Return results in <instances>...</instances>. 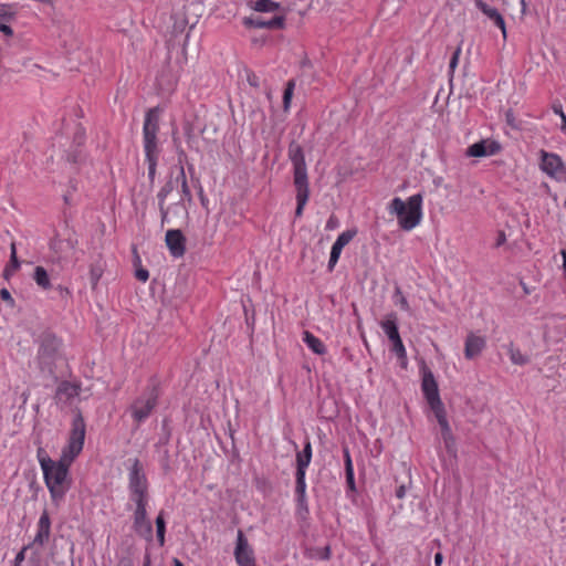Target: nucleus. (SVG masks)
<instances>
[{"label": "nucleus", "mask_w": 566, "mask_h": 566, "mask_svg": "<svg viewBox=\"0 0 566 566\" xmlns=\"http://www.w3.org/2000/svg\"><path fill=\"white\" fill-rule=\"evenodd\" d=\"M85 438V424L81 415L73 420L70 443L63 450L61 459L55 462L49 457L39 454L44 480L51 496L55 502L61 501L70 489L69 467L82 451Z\"/></svg>", "instance_id": "f257e3e1"}, {"label": "nucleus", "mask_w": 566, "mask_h": 566, "mask_svg": "<svg viewBox=\"0 0 566 566\" xmlns=\"http://www.w3.org/2000/svg\"><path fill=\"white\" fill-rule=\"evenodd\" d=\"M289 158L293 165V181L296 189L295 214L300 217L308 200L310 189L304 150L296 142H292L289 146Z\"/></svg>", "instance_id": "f03ea898"}, {"label": "nucleus", "mask_w": 566, "mask_h": 566, "mask_svg": "<svg viewBox=\"0 0 566 566\" xmlns=\"http://www.w3.org/2000/svg\"><path fill=\"white\" fill-rule=\"evenodd\" d=\"M422 197L417 193L408 198L407 202L400 198H394L389 206L390 213L398 218V224L405 231L416 228L422 218Z\"/></svg>", "instance_id": "7ed1b4c3"}, {"label": "nucleus", "mask_w": 566, "mask_h": 566, "mask_svg": "<svg viewBox=\"0 0 566 566\" xmlns=\"http://www.w3.org/2000/svg\"><path fill=\"white\" fill-rule=\"evenodd\" d=\"M60 340L52 334H43L40 340L36 356L38 366L41 373L53 375L56 361L61 358Z\"/></svg>", "instance_id": "20e7f679"}, {"label": "nucleus", "mask_w": 566, "mask_h": 566, "mask_svg": "<svg viewBox=\"0 0 566 566\" xmlns=\"http://www.w3.org/2000/svg\"><path fill=\"white\" fill-rule=\"evenodd\" d=\"M159 108L154 107L148 109L145 116L143 135L146 157H158L159 154L157 145V133L159 130Z\"/></svg>", "instance_id": "39448f33"}, {"label": "nucleus", "mask_w": 566, "mask_h": 566, "mask_svg": "<svg viewBox=\"0 0 566 566\" xmlns=\"http://www.w3.org/2000/svg\"><path fill=\"white\" fill-rule=\"evenodd\" d=\"M129 490L135 503L148 502V482L138 459H135L129 472Z\"/></svg>", "instance_id": "423d86ee"}, {"label": "nucleus", "mask_w": 566, "mask_h": 566, "mask_svg": "<svg viewBox=\"0 0 566 566\" xmlns=\"http://www.w3.org/2000/svg\"><path fill=\"white\" fill-rule=\"evenodd\" d=\"M421 388L433 413L438 415L444 412V406L439 396L438 384L432 371L426 366L422 368Z\"/></svg>", "instance_id": "0eeeda50"}, {"label": "nucleus", "mask_w": 566, "mask_h": 566, "mask_svg": "<svg viewBox=\"0 0 566 566\" xmlns=\"http://www.w3.org/2000/svg\"><path fill=\"white\" fill-rule=\"evenodd\" d=\"M158 394L155 387L148 389L144 395L137 398L130 406L133 418L137 422L145 420L157 405Z\"/></svg>", "instance_id": "6e6552de"}, {"label": "nucleus", "mask_w": 566, "mask_h": 566, "mask_svg": "<svg viewBox=\"0 0 566 566\" xmlns=\"http://www.w3.org/2000/svg\"><path fill=\"white\" fill-rule=\"evenodd\" d=\"M541 168L544 172L566 182V166L558 155L541 150Z\"/></svg>", "instance_id": "1a4fd4ad"}, {"label": "nucleus", "mask_w": 566, "mask_h": 566, "mask_svg": "<svg viewBox=\"0 0 566 566\" xmlns=\"http://www.w3.org/2000/svg\"><path fill=\"white\" fill-rule=\"evenodd\" d=\"M381 327L388 336L389 340L392 343L391 350L398 356L399 359L402 360V366H406V349L398 332L396 316L392 314L389 315L387 319L381 322Z\"/></svg>", "instance_id": "9d476101"}, {"label": "nucleus", "mask_w": 566, "mask_h": 566, "mask_svg": "<svg viewBox=\"0 0 566 566\" xmlns=\"http://www.w3.org/2000/svg\"><path fill=\"white\" fill-rule=\"evenodd\" d=\"M147 503L148 502L135 503L136 510L134 512L133 527L139 536H142L146 539H151L153 525H151V522L147 518V512H146Z\"/></svg>", "instance_id": "9b49d317"}, {"label": "nucleus", "mask_w": 566, "mask_h": 566, "mask_svg": "<svg viewBox=\"0 0 566 566\" xmlns=\"http://www.w3.org/2000/svg\"><path fill=\"white\" fill-rule=\"evenodd\" d=\"M247 28L282 30L285 28V18L283 15H273L271 19L258 17H247L243 19Z\"/></svg>", "instance_id": "f8f14e48"}, {"label": "nucleus", "mask_w": 566, "mask_h": 566, "mask_svg": "<svg viewBox=\"0 0 566 566\" xmlns=\"http://www.w3.org/2000/svg\"><path fill=\"white\" fill-rule=\"evenodd\" d=\"M501 150V145L493 139H482L465 150L468 157H486L497 154Z\"/></svg>", "instance_id": "ddd939ff"}, {"label": "nucleus", "mask_w": 566, "mask_h": 566, "mask_svg": "<svg viewBox=\"0 0 566 566\" xmlns=\"http://www.w3.org/2000/svg\"><path fill=\"white\" fill-rule=\"evenodd\" d=\"M165 241L172 256L180 258L185 254L186 238L180 230H168Z\"/></svg>", "instance_id": "4468645a"}, {"label": "nucleus", "mask_w": 566, "mask_h": 566, "mask_svg": "<svg viewBox=\"0 0 566 566\" xmlns=\"http://www.w3.org/2000/svg\"><path fill=\"white\" fill-rule=\"evenodd\" d=\"M475 7L483 12L488 17L490 21H492L502 32V36L506 40V27L505 21L502 14L499 12L496 8H493L485 3L482 0H475Z\"/></svg>", "instance_id": "2eb2a0df"}, {"label": "nucleus", "mask_w": 566, "mask_h": 566, "mask_svg": "<svg viewBox=\"0 0 566 566\" xmlns=\"http://www.w3.org/2000/svg\"><path fill=\"white\" fill-rule=\"evenodd\" d=\"M486 342L482 336H478L474 333H469L464 345V356L467 359H473L478 357L485 348Z\"/></svg>", "instance_id": "dca6fc26"}, {"label": "nucleus", "mask_w": 566, "mask_h": 566, "mask_svg": "<svg viewBox=\"0 0 566 566\" xmlns=\"http://www.w3.org/2000/svg\"><path fill=\"white\" fill-rule=\"evenodd\" d=\"M51 520L49 513L44 511L38 523V532L33 539V544L43 546L50 538Z\"/></svg>", "instance_id": "f3484780"}, {"label": "nucleus", "mask_w": 566, "mask_h": 566, "mask_svg": "<svg viewBox=\"0 0 566 566\" xmlns=\"http://www.w3.org/2000/svg\"><path fill=\"white\" fill-rule=\"evenodd\" d=\"M252 9L260 13H273V15H283L285 18L286 10L281 3L273 0H256Z\"/></svg>", "instance_id": "a211bd4d"}, {"label": "nucleus", "mask_w": 566, "mask_h": 566, "mask_svg": "<svg viewBox=\"0 0 566 566\" xmlns=\"http://www.w3.org/2000/svg\"><path fill=\"white\" fill-rule=\"evenodd\" d=\"M434 416H436V418L438 420V423H439V426L441 428V434H442V439H443L444 444H446V449L448 451H452V449L454 447V438H453L451 428L449 426V422L447 420L446 411L441 412V413H438V415H434Z\"/></svg>", "instance_id": "6ab92c4d"}, {"label": "nucleus", "mask_w": 566, "mask_h": 566, "mask_svg": "<svg viewBox=\"0 0 566 566\" xmlns=\"http://www.w3.org/2000/svg\"><path fill=\"white\" fill-rule=\"evenodd\" d=\"M80 391V387L77 385L64 381L56 389V398L59 400H70L73 397L77 396Z\"/></svg>", "instance_id": "aec40b11"}, {"label": "nucleus", "mask_w": 566, "mask_h": 566, "mask_svg": "<svg viewBox=\"0 0 566 566\" xmlns=\"http://www.w3.org/2000/svg\"><path fill=\"white\" fill-rule=\"evenodd\" d=\"M303 340L305 342V344L317 355H324L326 353V347L325 345L322 343V340L319 338H317L316 336H314L312 333H310L308 331H305L303 333Z\"/></svg>", "instance_id": "412c9836"}, {"label": "nucleus", "mask_w": 566, "mask_h": 566, "mask_svg": "<svg viewBox=\"0 0 566 566\" xmlns=\"http://www.w3.org/2000/svg\"><path fill=\"white\" fill-rule=\"evenodd\" d=\"M312 458V447L311 442L307 441L304 446V449L302 452H297L296 454V470L305 471L308 467Z\"/></svg>", "instance_id": "4be33fe9"}, {"label": "nucleus", "mask_w": 566, "mask_h": 566, "mask_svg": "<svg viewBox=\"0 0 566 566\" xmlns=\"http://www.w3.org/2000/svg\"><path fill=\"white\" fill-rule=\"evenodd\" d=\"M10 262L9 264L6 266L4 271H3V276L4 279H9L20 266V262L18 260V256H17V248H15V243L12 242L11 243V247H10Z\"/></svg>", "instance_id": "5701e85b"}, {"label": "nucleus", "mask_w": 566, "mask_h": 566, "mask_svg": "<svg viewBox=\"0 0 566 566\" xmlns=\"http://www.w3.org/2000/svg\"><path fill=\"white\" fill-rule=\"evenodd\" d=\"M33 280L43 290H49L51 287L49 274L43 266H36L34 269Z\"/></svg>", "instance_id": "b1692460"}, {"label": "nucleus", "mask_w": 566, "mask_h": 566, "mask_svg": "<svg viewBox=\"0 0 566 566\" xmlns=\"http://www.w3.org/2000/svg\"><path fill=\"white\" fill-rule=\"evenodd\" d=\"M346 482L352 491H355L354 470L350 454L347 448L344 449Z\"/></svg>", "instance_id": "393cba45"}, {"label": "nucleus", "mask_w": 566, "mask_h": 566, "mask_svg": "<svg viewBox=\"0 0 566 566\" xmlns=\"http://www.w3.org/2000/svg\"><path fill=\"white\" fill-rule=\"evenodd\" d=\"M104 268H105V264L102 260H97L95 263L91 264L90 279H91L93 289L96 287L99 279L102 277V275L104 273Z\"/></svg>", "instance_id": "a878e982"}, {"label": "nucleus", "mask_w": 566, "mask_h": 566, "mask_svg": "<svg viewBox=\"0 0 566 566\" xmlns=\"http://www.w3.org/2000/svg\"><path fill=\"white\" fill-rule=\"evenodd\" d=\"M174 190V184L172 181L166 182L163 188L158 192V199H159V209L161 212L163 220L167 218L168 211L164 207V201L167 198V196Z\"/></svg>", "instance_id": "bb28decb"}, {"label": "nucleus", "mask_w": 566, "mask_h": 566, "mask_svg": "<svg viewBox=\"0 0 566 566\" xmlns=\"http://www.w3.org/2000/svg\"><path fill=\"white\" fill-rule=\"evenodd\" d=\"M305 471L296 470V486L295 491L298 496L300 505H303L305 502Z\"/></svg>", "instance_id": "cd10ccee"}, {"label": "nucleus", "mask_w": 566, "mask_h": 566, "mask_svg": "<svg viewBox=\"0 0 566 566\" xmlns=\"http://www.w3.org/2000/svg\"><path fill=\"white\" fill-rule=\"evenodd\" d=\"M509 355L511 358V361L515 365H526L530 361V358L522 354V352L518 348H515L513 344L509 346Z\"/></svg>", "instance_id": "c85d7f7f"}, {"label": "nucleus", "mask_w": 566, "mask_h": 566, "mask_svg": "<svg viewBox=\"0 0 566 566\" xmlns=\"http://www.w3.org/2000/svg\"><path fill=\"white\" fill-rule=\"evenodd\" d=\"M235 559L240 566H255L253 552H244V553H238L234 554Z\"/></svg>", "instance_id": "c756f323"}, {"label": "nucleus", "mask_w": 566, "mask_h": 566, "mask_svg": "<svg viewBox=\"0 0 566 566\" xmlns=\"http://www.w3.org/2000/svg\"><path fill=\"white\" fill-rule=\"evenodd\" d=\"M156 527H157V538L159 544L163 546L165 543V530H166V523L164 518V513L160 512L159 515L156 518Z\"/></svg>", "instance_id": "7c9ffc66"}, {"label": "nucleus", "mask_w": 566, "mask_h": 566, "mask_svg": "<svg viewBox=\"0 0 566 566\" xmlns=\"http://www.w3.org/2000/svg\"><path fill=\"white\" fill-rule=\"evenodd\" d=\"M356 234H357L356 229L346 230L338 235L335 243L338 244L339 247L344 248L354 239V237Z\"/></svg>", "instance_id": "2f4dec72"}, {"label": "nucleus", "mask_w": 566, "mask_h": 566, "mask_svg": "<svg viewBox=\"0 0 566 566\" xmlns=\"http://www.w3.org/2000/svg\"><path fill=\"white\" fill-rule=\"evenodd\" d=\"M294 86H295V82L293 80H291V81L287 82L286 87L284 90L283 107H284L285 111L289 109V107H290V103H291V98H292V95H293Z\"/></svg>", "instance_id": "473e14b6"}, {"label": "nucleus", "mask_w": 566, "mask_h": 566, "mask_svg": "<svg viewBox=\"0 0 566 566\" xmlns=\"http://www.w3.org/2000/svg\"><path fill=\"white\" fill-rule=\"evenodd\" d=\"M342 250H343V248L334 242L332 250H331L329 261H328V270L329 271H333L334 266L336 265V263L339 259V255L342 253Z\"/></svg>", "instance_id": "72a5a7b5"}, {"label": "nucleus", "mask_w": 566, "mask_h": 566, "mask_svg": "<svg viewBox=\"0 0 566 566\" xmlns=\"http://www.w3.org/2000/svg\"><path fill=\"white\" fill-rule=\"evenodd\" d=\"M250 551H252V549L249 547L247 538L244 537L242 531H239L234 554L250 552Z\"/></svg>", "instance_id": "f704fd0d"}, {"label": "nucleus", "mask_w": 566, "mask_h": 566, "mask_svg": "<svg viewBox=\"0 0 566 566\" xmlns=\"http://www.w3.org/2000/svg\"><path fill=\"white\" fill-rule=\"evenodd\" d=\"M179 177L181 178V191H182L184 198L187 199L189 202H191V200H192L191 192H190V189H189L188 184H187V179H186V175H185L184 168L180 169V176Z\"/></svg>", "instance_id": "c9c22d12"}, {"label": "nucleus", "mask_w": 566, "mask_h": 566, "mask_svg": "<svg viewBox=\"0 0 566 566\" xmlns=\"http://www.w3.org/2000/svg\"><path fill=\"white\" fill-rule=\"evenodd\" d=\"M157 158L158 157H146L148 161V175L151 180L154 179L156 174Z\"/></svg>", "instance_id": "e433bc0d"}, {"label": "nucleus", "mask_w": 566, "mask_h": 566, "mask_svg": "<svg viewBox=\"0 0 566 566\" xmlns=\"http://www.w3.org/2000/svg\"><path fill=\"white\" fill-rule=\"evenodd\" d=\"M135 277L145 283L149 279V272L144 268H138L135 270Z\"/></svg>", "instance_id": "4c0bfd02"}, {"label": "nucleus", "mask_w": 566, "mask_h": 566, "mask_svg": "<svg viewBox=\"0 0 566 566\" xmlns=\"http://www.w3.org/2000/svg\"><path fill=\"white\" fill-rule=\"evenodd\" d=\"M460 52H461V49H460V48H458V49L454 51V53H453V55H452V57H451L450 65H449V66H450V71H451V72H453V71H454V69H455V67H457V65H458V61H459Z\"/></svg>", "instance_id": "58836bf2"}, {"label": "nucleus", "mask_w": 566, "mask_h": 566, "mask_svg": "<svg viewBox=\"0 0 566 566\" xmlns=\"http://www.w3.org/2000/svg\"><path fill=\"white\" fill-rule=\"evenodd\" d=\"M28 549V547H23L15 556L14 558V564L13 566H21V563L24 560L25 558V551Z\"/></svg>", "instance_id": "ea45409f"}, {"label": "nucleus", "mask_w": 566, "mask_h": 566, "mask_svg": "<svg viewBox=\"0 0 566 566\" xmlns=\"http://www.w3.org/2000/svg\"><path fill=\"white\" fill-rule=\"evenodd\" d=\"M133 255H134L133 264H134L135 270L138 269V268H143L142 259H140L136 248L133 249Z\"/></svg>", "instance_id": "a19ab883"}, {"label": "nucleus", "mask_w": 566, "mask_h": 566, "mask_svg": "<svg viewBox=\"0 0 566 566\" xmlns=\"http://www.w3.org/2000/svg\"><path fill=\"white\" fill-rule=\"evenodd\" d=\"M505 242H506V235H505L504 231H499L496 241H495V247L499 248V247L503 245Z\"/></svg>", "instance_id": "79ce46f5"}, {"label": "nucleus", "mask_w": 566, "mask_h": 566, "mask_svg": "<svg viewBox=\"0 0 566 566\" xmlns=\"http://www.w3.org/2000/svg\"><path fill=\"white\" fill-rule=\"evenodd\" d=\"M0 296L3 301L9 302L11 305H13V298L11 297L10 292L7 289H2L0 291Z\"/></svg>", "instance_id": "37998d69"}, {"label": "nucleus", "mask_w": 566, "mask_h": 566, "mask_svg": "<svg viewBox=\"0 0 566 566\" xmlns=\"http://www.w3.org/2000/svg\"><path fill=\"white\" fill-rule=\"evenodd\" d=\"M317 556L322 559H328L331 557L329 546H325L322 551H318Z\"/></svg>", "instance_id": "c03bdc74"}, {"label": "nucleus", "mask_w": 566, "mask_h": 566, "mask_svg": "<svg viewBox=\"0 0 566 566\" xmlns=\"http://www.w3.org/2000/svg\"><path fill=\"white\" fill-rule=\"evenodd\" d=\"M396 293L398 295H400V306H401V308L405 310V311H409V304H408L406 297L401 294L400 290L397 289Z\"/></svg>", "instance_id": "a18cd8bd"}, {"label": "nucleus", "mask_w": 566, "mask_h": 566, "mask_svg": "<svg viewBox=\"0 0 566 566\" xmlns=\"http://www.w3.org/2000/svg\"><path fill=\"white\" fill-rule=\"evenodd\" d=\"M338 224V220L335 217H331L326 223V229L332 230L336 228Z\"/></svg>", "instance_id": "49530a36"}, {"label": "nucleus", "mask_w": 566, "mask_h": 566, "mask_svg": "<svg viewBox=\"0 0 566 566\" xmlns=\"http://www.w3.org/2000/svg\"><path fill=\"white\" fill-rule=\"evenodd\" d=\"M0 31L3 32L6 35H12V29L4 24V23H0Z\"/></svg>", "instance_id": "de8ad7c7"}, {"label": "nucleus", "mask_w": 566, "mask_h": 566, "mask_svg": "<svg viewBox=\"0 0 566 566\" xmlns=\"http://www.w3.org/2000/svg\"><path fill=\"white\" fill-rule=\"evenodd\" d=\"M506 120H507V124L511 125L512 127H515V124H514V116H513V113L512 111H509L506 113Z\"/></svg>", "instance_id": "09e8293b"}, {"label": "nucleus", "mask_w": 566, "mask_h": 566, "mask_svg": "<svg viewBox=\"0 0 566 566\" xmlns=\"http://www.w3.org/2000/svg\"><path fill=\"white\" fill-rule=\"evenodd\" d=\"M248 82L250 83V85L252 86H258V77L255 74H251L248 76Z\"/></svg>", "instance_id": "8fccbe9b"}, {"label": "nucleus", "mask_w": 566, "mask_h": 566, "mask_svg": "<svg viewBox=\"0 0 566 566\" xmlns=\"http://www.w3.org/2000/svg\"><path fill=\"white\" fill-rule=\"evenodd\" d=\"M442 560H443V555L441 553H437L434 556V565L441 566Z\"/></svg>", "instance_id": "3c124183"}, {"label": "nucleus", "mask_w": 566, "mask_h": 566, "mask_svg": "<svg viewBox=\"0 0 566 566\" xmlns=\"http://www.w3.org/2000/svg\"><path fill=\"white\" fill-rule=\"evenodd\" d=\"M405 493L406 489L403 485L399 486L398 490L396 491V495L398 499H402L405 496Z\"/></svg>", "instance_id": "603ef678"}, {"label": "nucleus", "mask_w": 566, "mask_h": 566, "mask_svg": "<svg viewBox=\"0 0 566 566\" xmlns=\"http://www.w3.org/2000/svg\"><path fill=\"white\" fill-rule=\"evenodd\" d=\"M553 109H554V112H555L556 114H558V115L560 116V118L563 117V115H565V113L563 112V109H562V106H560V105H558V106H554V107H553Z\"/></svg>", "instance_id": "864d4df0"}, {"label": "nucleus", "mask_w": 566, "mask_h": 566, "mask_svg": "<svg viewBox=\"0 0 566 566\" xmlns=\"http://www.w3.org/2000/svg\"><path fill=\"white\" fill-rule=\"evenodd\" d=\"M560 119H562L560 129L564 134H566V115H563V117Z\"/></svg>", "instance_id": "5fc2aeb1"}, {"label": "nucleus", "mask_w": 566, "mask_h": 566, "mask_svg": "<svg viewBox=\"0 0 566 566\" xmlns=\"http://www.w3.org/2000/svg\"><path fill=\"white\" fill-rule=\"evenodd\" d=\"M117 566H133V564L129 559H122V560H119Z\"/></svg>", "instance_id": "6e6d98bb"}, {"label": "nucleus", "mask_w": 566, "mask_h": 566, "mask_svg": "<svg viewBox=\"0 0 566 566\" xmlns=\"http://www.w3.org/2000/svg\"><path fill=\"white\" fill-rule=\"evenodd\" d=\"M174 566H185L179 559H174Z\"/></svg>", "instance_id": "4d7b16f0"}, {"label": "nucleus", "mask_w": 566, "mask_h": 566, "mask_svg": "<svg viewBox=\"0 0 566 566\" xmlns=\"http://www.w3.org/2000/svg\"><path fill=\"white\" fill-rule=\"evenodd\" d=\"M521 3H522V12L525 13V11H526L525 0H521Z\"/></svg>", "instance_id": "13d9d810"}, {"label": "nucleus", "mask_w": 566, "mask_h": 566, "mask_svg": "<svg viewBox=\"0 0 566 566\" xmlns=\"http://www.w3.org/2000/svg\"><path fill=\"white\" fill-rule=\"evenodd\" d=\"M143 566H150V562H149V559H148V558L146 559V562L144 563V565H143Z\"/></svg>", "instance_id": "bf43d9fd"}, {"label": "nucleus", "mask_w": 566, "mask_h": 566, "mask_svg": "<svg viewBox=\"0 0 566 566\" xmlns=\"http://www.w3.org/2000/svg\"><path fill=\"white\" fill-rule=\"evenodd\" d=\"M22 397H23V402H25V401H27V399H28L27 394H23V395H22Z\"/></svg>", "instance_id": "052dcab7"}, {"label": "nucleus", "mask_w": 566, "mask_h": 566, "mask_svg": "<svg viewBox=\"0 0 566 566\" xmlns=\"http://www.w3.org/2000/svg\"><path fill=\"white\" fill-rule=\"evenodd\" d=\"M200 195H201V202L205 203V198L202 197V190H200Z\"/></svg>", "instance_id": "680f3d73"}, {"label": "nucleus", "mask_w": 566, "mask_h": 566, "mask_svg": "<svg viewBox=\"0 0 566 566\" xmlns=\"http://www.w3.org/2000/svg\"><path fill=\"white\" fill-rule=\"evenodd\" d=\"M564 205H565V208H566V199H565V202H564Z\"/></svg>", "instance_id": "e2e57ef3"}]
</instances>
